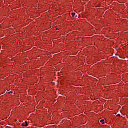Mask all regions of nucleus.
<instances>
[{
  "mask_svg": "<svg viewBox=\"0 0 128 128\" xmlns=\"http://www.w3.org/2000/svg\"><path fill=\"white\" fill-rule=\"evenodd\" d=\"M75 16H76V13H72V16L73 18H74Z\"/></svg>",
  "mask_w": 128,
  "mask_h": 128,
  "instance_id": "3",
  "label": "nucleus"
},
{
  "mask_svg": "<svg viewBox=\"0 0 128 128\" xmlns=\"http://www.w3.org/2000/svg\"><path fill=\"white\" fill-rule=\"evenodd\" d=\"M117 116H118V117L120 116V114H118V115H117Z\"/></svg>",
  "mask_w": 128,
  "mask_h": 128,
  "instance_id": "4",
  "label": "nucleus"
},
{
  "mask_svg": "<svg viewBox=\"0 0 128 128\" xmlns=\"http://www.w3.org/2000/svg\"><path fill=\"white\" fill-rule=\"evenodd\" d=\"M22 126H28V124H26L25 123H24L22 124Z\"/></svg>",
  "mask_w": 128,
  "mask_h": 128,
  "instance_id": "1",
  "label": "nucleus"
},
{
  "mask_svg": "<svg viewBox=\"0 0 128 128\" xmlns=\"http://www.w3.org/2000/svg\"><path fill=\"white\" fill-rule=\"evenodd\" d=\"M100 122L102 123V124H105L104 120H100Z\"/></svg>",
  "mask_w": 128,
  "mask_h": 128,
  "instance_id": "2",
  "label": "nucleus"
},
{
  "mask_svg": "<svg viewBox=\"0 0 128 128\" xmlns=\"http://www.w3.org/2000/svg\"><path fill=\"white\" fill-rule=\"evenodd\" d=\"M25 124H28V122H25Z\"/></svg>",
  "mask_w": 128,
  "mask_h": 128,
  "instance_id": "5",
  "label": "nucleus"
}]
</instances>
